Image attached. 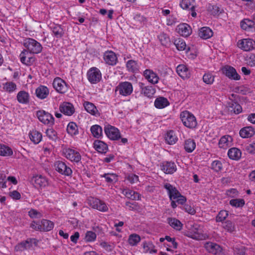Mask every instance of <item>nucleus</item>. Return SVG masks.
<instances>
[{"mask_svg":"<svg viewBox=\"0 0 255 255\" xmlns=\"http://www.w3.org/2000/svg\"><path fill=\"white\" fill-rule=\"evenodd\" d=\"M104 131L107 137L112 140H118L121 139L120 142L126 144L128 142L127 138H122L119 129L110 125H107L104 127Z\"/></svg>","mask_w":255,"mask_h":255,"instance_id":"1","label":"nucleus"},{"mask_svg":"<svg viewBox=\"0 0 255 255\" xmlns=\"http://www.w3.org/2000/svg\"><path fill=\"white\" fill-rule=\"evenodd\" d=\"M180 118L184 126L189 128H194L197 127V122L194 115L188 111L181 112Z\"/></svg>","mask_w":255,"mask_h":255,"instance_id":"2","label":"nucleus"},{"mask_svg":"<svg viewBox=\"0 0 255 255\" xmlns=\"http://www.w3.org/2000/svg\"><path fill=\"white\" fill-rule=\"evenodd\" d=\"M164 188L167 190L170 200H176L177 203L182 205L186 202L185 197L181 195L177 189L170 184L166 183Z\"/></svg>","mask_w":255,"mask_h":255,"instance_id":"3","label":"nucleus"},{"mask_svg":"<svg viewBox=\"0 0 255 255\" xmlns=\"http://www.w3.org/2000/svg\"><path fill=\"white\" fill-rule=\"evenodd\" d=\"M23 45L29 52L32 54L40 53L42 50L41 44L31 38H26L24 40Z\"/></svg>","mask_w":255,"mask_h":255,"instance_id":"4","label":"nucleus"},{"mask_svg":"<svg viewBox=\"0 0 255 255\" xmlns=\"http://www.w3.org/2000/svg\"><path fill=\"white\" fill-rule=\"evenodd\" d=\"M63 154L65 157L71 162L78 163L81 160L80 152L74 149L65 148L63 150Z\"/></svg>","mask_w":255,"mask_h":255,"instance_id":"5","label":"nucleus"},{"mask_svg":"<svg viewBox=\"0 0 255 255\" xmlns=\"http://www.w3.org/2000/svg\"><path fill=\"white\" fill-rule=\"evenodd\" d=\"M116 91H118L121 95L128 96L132 94L133 86L129 82H122L116 87Z\"/></svg>","mask_w":255,"mask_h":255,"instance_id":"6","label":"nucleus"},{"mask_svg":"<svg viewBox=\"0 0 255 255\" xmlns=\"http://www.w3.org/2000/svg\"><path fill=\"white\" fill-rule=\"evenodd\" d=\"M36 116L38 120L44 125L53 126L54 124V118L52 115L44 110L37 111Z\"/></svg>","mask_w":255,"mask_h":255,"instance_id":"7","label":"nucleus"},{"mask_svg":"<svg viewBox=\"0 0 255 255\" xmlns=\"http://www.w3.org/2000/svg\"><path fill=\"white\" fill-rule=\"evenodd\" d=\"M87 78L91 84H96L100 81L102 78V74L97 68L93 67L88 70Z\"/></svg>","mask_w":255,"mask_h":255,"instance_id":"8","label":"nucleus"},{"mask_svg":"<svg viewBox=\"0 0 255 255\" xmlns=\"http://www.w3.org/2000/svg\"><path fill=\"white\" fill-rule=\"evenodd\" d=\"M89 203L93 209L103 212L108 211L109 208L106 203L98 198H91L89 200Z\"/></svg>","mask_w":255,"mask_h":255,"instance_id":"9","label":"nucleus"},{"mask_svg":"<svg viewBox=\"0 0 255 255\" xmlns=\"http://www.w3.org/2000/svg\"><path fill=\"white\" fill-rule=\"evenodd\" d=\"M237 44L239 48L245 51H250L255 48V41L252 39L239 40Z\"/></svg>","mask_w":255,"mask_h":255,"instance_id":"10","label":"nucleus"},{"mask_svg":"<svg viewBox=\"0 0 255 255\" xmlns=\"http://www.w3.org/2000/svg\"><path fill=\"white\" fill-rule=\"evenodd\" d=\"M54 166L56 171L61 174L70 176L72 173L71 168L68 166L64 162L57 161L55 163Z\"/></svg>","mask_w":255,"mask_h":255,"instance_id":"11","label":"nucleus"},{"mask_svg":"<svg viewBox=\"0 0 255 255\" xmlns=\"http://www.w3.org/2000/svg\"><path fill=\"white\" fill-rule=\"evenodd\" d=\"M53 86L56 91L61 94L66 93L68 89L66 82L59 77H56L54 79Z\"/></svg>","mask_w":255,"mask_h":255,"instance_id":"12","label":"nucleus"},{"mask_svg":"<svg viewBox=\"0 0 255 255\" xmlns=\"http://www.w3.org/2000/svg\"><path fill=\"white\" fill-rule=\"evenodd\" d=\"M31 54L26 49H24L19 55L20 62L27 66L32 65L35 61V57L31 56Z\"/></svg>","mask_w":255,"mask_h":255,"instance_id":"13","label":"nucleus"},{"mask_svg":"<svg viewBox=\"0 0 255 255\" xmlns=\"http://www.w3.org/2000/svg\"><path fill=\"white\" fill-rule=\"evenodd\" d=\"M222 72L227 77L232 80H239L240 76L237 73L236 70L231 66H225L222 68Z\"/></svg>","mask_w":255,"mask_h":255,"instance_id":"14","label":"nucleus"},{"mask_svg":"<svg viewBox=\"0 0 255 255\" xmlns=\"http://www.w3.org/2000/svg\"><path fill=\"white\" fill-rule=\"evenodd\" d=\"M33 244L37 245V240L35 239H28L24 242H22L17 245L15 249L16 251H23L30 249Z\"/></svg>","mask_w":255,"mask_h":255,"instance_id":"15","label":"nucleus"},{"mask_svg":"<svg viewBox=\"0 0 255 255\" xmlns=\"http://www.w3.org/2000/svg\"><path fill=\"white\" fill-rule=\"evenodd\" d=\"M59 110L63 114L70 116L75 113V108L73 105L68 102H63L59 106Z\"/></svg>","mask_w":255,"mask_h":255,"instance_id":"16","label":"nucleus"},{"mask_svg":"<svg viewBox=\"0 0 255 255\" xmlns=\"http://www.w3.org/2000/svg\"><path fill=\"white\" fill-rule=\"evenodd\" d=\"M143 75L149 83L152 84H157L159 78L157 74L150 69H146L143 73Z\"/></svg>","mask_w":255,"mask_h":255,"instance_id":"17","label":"nucleus"},{"mask_svg":"<svg viewBox=\"0 0 255 255\" xmlns=\"http://www.w3.org/2000/svg\"><path fill=\"white\" fill-rule=\"evenodd\" d=\"M32 180L34 181L35 186L37 188H43L49 185L48 179L41 175L34 176Z\"/></svg>","mask_w":255,"mask_h":255,"instance_id":"18","label":"nucleus"},{"mask_svg":"<svg viewBox=\"0 0 255 255\" xmlns=\"http://www.w3.org/2000/svg\"><path fill=\"white\" fill-rule=\"evenodd\" d=\"M104 59L107 64L112 66L115 65L118 62L116 54L112 51H106L104 53Z\"/></svg>","mask_w":255,"mask_h":255,"instance_id":"19","label":"nucleus"},{"mask_svg":"<svg viewBox=\"0 0 255 255\" xmlns=\"http://www.w3.org/2000/svg\"><path fill=\"white\" fill-rule=\"evenodd\" d=\"M161 169L166 174H172L176 171V166L173 162H164L160 165Z\"/></svg>","mask_w":255,"mask_h":255,"instance_id":"20","label":"nucleus"},{"mask_svg":"<svg viewBox=\"0 0 255 255\" xmlns=\"http://www.w3.org/2000/svg\"><path fill=\"white\" fill-rule=\"evenodd\" d=\"M139 87L141 89V93L148 98H152L155 93V89L153 86H145L142 83H139Z\"/></svg>","mask_w":255,"mask_h":255,"instance_id":"21","label":"nucleus"},{"mask_svg":"<svg viewBox=\"0 0 255 255\" xmlns=\"http://www.w3.org/2000/svg\"><path fill=\"white\" fill-rule=\"evenodd\" d=\"M204 247L208 252L214 255L218 254L222 252L221 247L214 243H207L205 244Z\"/></svg>","mask_w":255,"mask_h":255,"instance_id":"22","label":"nucleus"},{"mask_svg":"<svg viewBox=\"0 0 255 255\" xmlns=\"http://www.w3.org/2000/svg\"><path fill=\"white\" fill-rule=\"evenodd\" d=\"M178 32L182 36L187 37L192 33L190 26L186 23L179 24L177 28Z\"/></svg>","mask_w":255,"mask_h":255,"instance_id":"23","label":"nucleus"},{"mask_svg":"<svg viewBox=\"0 0 255 255\" xmlns=\"http://www.w3.org/2000/svg\"><path fill=\"white\" fill-rule=\"evenodd\" d=\"M121 190L122 194L128 199L133 200H138L140 198V195L138 193L129 189L124 188L121 189Z\"/></svg>","mask_w":255,"mask_h":255,"instance_id":"24","label":"nucleus"},{"mask_svg":"<svg viewBox=\"0 0 255 255\" xmlns=\"http://www.w3.org/2000/svg\"><path fill=\"white\" fill-rule=\"evenodd\" d=\"M196 226L197 225H196L195 227L194 226L192 229H190L188 237L197 240L204 239V236L201 233V231L199 230Z\"/></svg>","mask_w":255,"mask_h":255,"instance_id":"25","label":"nucleus"},{"mask_svg":"<svg viewBox=\"0 0 255 255\" xmlns=\"http://www.w3.org/2000/svg\"><path fill=\"white\" fill-rule=\"evenodd\" d=\"M94 147L98 152L105 153L108 150L107 144L103 141L96 140L94 142Z\"/></svg>","mask_w":255,"mask_h":255,"instance_id":"26","label":"nucleus"},{"mask_svg":"<svg viewBox=\"0 0 255 255\" xmlns=\"http://www.w3.org/2000/svg\"><path fill=\"white\" fill-rule=\"evenodd\" d=\"M36 96L40 99H44L47 97L49 94V89L45 86H39L35 91Z\"/></svg>","mask_w":255,"mask_h":255,"instance_id":"27","label":"nucleus"},{"mask_svg":"<svg viewBox=\"0 0 255 255\" xmlns=\"http://www.w3.org/2000/svg\"><path fill=\"white\" fill-rule=\"evenodd\" d=\"M178 74L183 79L188 78L190 76V72L184 65H179L176 68Z\"/></svg>","mask_w":255,"mask_h":255,"instance_id":"28","label":"nucleus"},{"mask_svg":"<svg viewBox=\"0 0 255 255\" xmlns=\"http://www.w3.org/2000/svg\"><path fill=\"white\" fill-rule=\"evenodd\" d=\"M18 102L20 104H26L29 102V95L24 91H19L16 96Z\"/></svg>","mask_w":255,"mask_h":255,"instance_id":"29","label":"nucleus"},{"mask_svg":"<svg viewBox=\"0 0 255 255\" xmlns=\"http://www.w3.org/2000/svg\"><path fill=\"white\" fill-rule=\"evenodd\" d=\"M255 133V130L252 127H246L242 128L240 131V135L243 138H249L253 136Z\"/></svg>","mask_w":255,"mask_h":255,"instance_id":"30","label":"nucleus"},{"mask_svg":"<svg viewBox=\"0 0 255 255\" xmlns=\"http://www.w3.org/2000/svg\"><path fill=\"white\" fill-rule=\"evenodd\" d=\"M83 106L85 110L90 114L94 116L99 115L98 110L93 103L88 101L85 102L83 104Z\"/></svg>","mask_w":255,"mask_h":255,"instance_id":"31","label":"nucleus"},{"mask_svg":"<svg viewBox=\"0 0 255 255\" xmlns=\"http://www.w3.org/2000/svg\"><path fill=\"white\" fill-rule=\"evenodd\" d=\"M29 136L31 141L34 144L39 143L41 141L42 138L41 133L36 130L30 131L29 133Z\"/></svg>","mask_w":255,"mask_h":255,"instance_id":"32","label":"nucleus"},{"mask_svg":"<svg viewBox=\"0 0 255 255\" xmlns=\"http://www.w3.org/2000/svg\"><path fill=\"white\" fill-rule=\"evenodd\" d=\"M167 220L169 225L174 229L180 231L182 229L183 224L179 220L175 218H168Z\"/></svg>","mask_w":255,"mask_h":255,"instance_id":"33","label":"nucleus"},{"mask_svg":"<svg viewBox=\"0 0 255 255\" xmlns=\"http://www.w3.org/2000/svg\"><path fill=\"white\" fill-rule=\"evenodd\" d=\"M212 30L208 27H202L199 32V36L202 39H207L213 35Z\"/></svg>","mask_w":255,"mask_h":255,"instance_id":"34","label":"nucleus"},{"mask_svg":"<svg viewBox=\"0 0 255 255\" xmlns=\"http://www.w3.org/2000/svg\"><path fill=\"white\" fill-rule=\"evenodd\" d=\"M232 141V137L229 135L222 136L219 142V146L220 148H227L231 145Z\"/></svg>","mask_w":255,"mask_h":255,"instance_id":"35","label":"nucleus"},{"mask_svg":"<svg viewBox=\"0 0 255 255\" xmlns=\"http://www.w3.org/2000/svg\"><path fill=\"white\" fill-rule=\"evenodd\" d=\"M241 27L245 30H250L252 28H255V22L249 19H244L240 23Z\"/></svg>","mask_w":255,"mask_h":255,"instance_id":"36","label":"nucleus"},{"mask_svg":"<svg viewBox=\"0 0 255 255\" xmlns=\"http://www.w3.org/2000/svg\"><path fill=\"white\" fill-rule=\"evenodd\" d=\"M242 153L240 149L233 147L230 149L228 152L229 157L233 160H239L241 157Z\"/></svg>","mask_w":255,"mask_h":255,"instance_id":"37","label":"nucleus"},{"mask_svg":"<svg viewBox=\"0 0 255 255\" xmlns=\"http://www.w3.org/2000/svg\"><path fill=\"white\" fill-rule=\"evenodd\" d=\"M126 67L129 72L137 73L139 70V65L136 61L130 60L127 61Z\"/></svg>","mask_w":255,"mask_h":255,"instance_id":"38","label":"nucleus"},{"mask_svg":"<svg viewBox=\"0 0 255 255\" xmlns=\"http://www.w3.org/2000/svg\"><path fill=\"white\" fill-rule=\"evenodd\" d=\"M51 28L53 34L55 37L60 38L63 36L64 31L61 25L56 24L52 26Z\"/></svg>","mask_w":255,"mask_h":255,"instance_id":"39","label":"nucleus"},{"mask_svg":"<svg viewBox=\"0 0 255 255\" xmlns=\"http://www.w3.org/2000/svg\"><path fill=\"white\" fill-rule=\"evenodd\" d=\"M41 231L48 232L52 230L54 228V223L48 220L43 219L41 221Z\"/></svg>","mask_w":255,"mask_h":255,"instance_id":"40","label":"nucleus"},{"mask_svg":"<svg viewBox=\"0 0 255 255\" xmlns=\"http://www.w3.org/2000/svg\"><path fill=\"white\" fill-rule=\"evenodd\" d=\"M90 130L94 137L95 138H100L103 135V130L101 126L98 125H95L91 127Z\"/></svg>","mask_w":255,"mask_h":255,"instance_id":"41","label":"nucleus"},{"mask_svg":"<svg viewBox=\"0 0 255 255\" xmlns=\"http://www.w3.org/2000/svg\"><path fill=\"white\" fill-rule=\"evenodd\" d=\"M169 102L167 99L163 97L157 98L154 102V106L158 109H162L167 106Z\"/></svg>","mask_w":255,"mask_h":255,"instance_id":"42","label":"nucleus"},{"mask_svg":"<svg viewBox=\"0 0 255 255\" xmlns=\"http://www.w3.org/2000/svg\"><path fill=\"white\" fill-rule=\"evenodd\" d=\"M142 247L143 249V252L147 253H149L150 254L152 253H156L157 251L156 249H154V246L153 244L150 242H145L142 244Z\"/></svg>","mask_w":255,"mask_h":255,"instance_id":"43","label":"nucleus"},{"mask_svg":"<svg viewBox=\"0 0 255 255\" xmlns=\"http://www.w3.org/2000/svg\"><path fill=\"white\" fill-rule=\"evenodd\" d=\"M194 3V0H182L180 2V6L183 9L190 10L195 8Z\"/></svg>","mask_w":255,"mask_h":255,"instance_id":"44","label":"nucleus"},{"mask_svg":"<svg viewBox=\"0 0 255 255\" xmlns=\"http://www.w3.org/2000/svg\"><path fill=\"white\" fill-rule=\"evenodd\" d=\"M196 147V143L193 139H188L185 141L184 149L187 152H192Z\"/></svg>","mask_w":255,"mask_h":255,"instance_id":"45","label":"nucleus"},{"mask_svg":"<svg viewBox=\"0 0 255 255\" xmlns=\"http://www.w3.org/2000/svg\"><path fill=\"white\" fill-rule=\"evenodd\" d=\"M13 154L12 149L8 146L0 143V155L9 156Z\"/></svg>","mask_w":255,"mask_h":255,"instance_id":"46","label":"nucleus"},{"mask_svg":"<svg viewBox=\"0 0 255 255\" xmlns=\"http://www.w3.org/2000/svg\"><path fill=\"white\" fill-rule=\"evenodd\" d=\"M229 110L231 112L239 114L242 112V108L237 103L232 101L229 104Z\"/></svg>","mask_w":255,"mask_h":255,"instance_id":"47","label":"nucleus"},{"mask_svg":"<svg viewBox=\"0 0 255 255\" xmlns=\"http://www.w3.org/2000/svg\"><path fill=\"white\" fill-rule=\"evenodd\" d=\"M165 140L169 144H173L177 141V137L175 136L173 131L170 130L166 134Z\"/></svg>","mask_w":255,"mask_h":255,"instance_id":"48","label":"nucleus"},{"mask_svg":"<svg viewBox=\"0 0 255 255\" xmlns=\"http://www.w3.org/2000/svg\"><path fill=\"white\" fill-rule=\"evenodd\" d=\"M67 131L71 135L77 134L78 130L77 125L74 122L69 123L67 127Z\"/></svg>","mask_w":255,"mask_h":255,"instance_id":"49","label":"nucleus"},{"mask_svg":"<svg viewBox=\"0 0 255 255\" xmlns=\"http://www.w3.org/2000/svg\"><path fill=\"white\" fill-rule=\"evenodd\" d=\"M3 89L8 93L14 92L16 89V84L12 82H7L3 84Z\"/></svg>","mask_w":255,"mask_h":255,"instance_id":"50","label":"nucleus"},{"mask_svg":"<svg viewBox=\"0 0 255 255\" xmlns=\"http://www.w3.org/2000/svg\"><path fill=\"white\" fill-rule=\"evenodd\" d=\"M140 240L141 239L139 235L133 234L129 235L128 239V243L130 245L134 246L140 241Z\"/></svg>","mask_w":255,"mask_h":255,"instance_id":"51","label":"nucleus"},{"mask_svg":"<svg viewBox=\"0 0 255 255\" xmlns=\"http://www.w3.org/2000/svg\"><path fill=\"white\" fill-rule=\"evenodd\" d=\"M223 227L227 232L230 233H233L236 229L235 224L229 220H228L223 223Z\"/></svg>","mask_w":255,"mask_h":255,"instance_id":"52","label":"nucleus"},{"mask_svg":"<svg viewBox=\"0 0 255 255\" xmlns=\"http://www.w3.org/2000/svg\"><path fill=\"white\" fill-rule=\"evenodd\" d=\"M245 204V201L243 199H232L230 201V204L235 207H242Z\"/></svg>","mask_w":255,"mask_h":255,"instance_id":"53","label":"nucleus"},{"mask_svg":"<svg viewBox=\"0 0 255 255\" xmlns=\"http://www.w3.org/2000/svg\"><path fill=\"white\" fill-rule=\"evenodd\" d=\"M174 43L178 50L182 51L186 49V45L183 39L180 38L176 39Z\"/></svg>","mask_w":255,"mask_h":255,"instance_id":"54","label":"nucleus"},{"mask_svg":"<svg viewBox=\"0 0 255 255\" xmlns=\"http://www.w3.org/2000/svg\"><path fill=\"white\" fill-rule=\"evenodd\" d=\"M228 215L229 214L227 211L221 210L217 215L216 218V221L217 222H223L227 218Z\"/></svg>","mask_w":255,"mask_h":255,"instance_id":"55","label":"nucleus"},{"mask_svg":"<svg viewBox=\"0 0 255 255\" xmlns=\"http://www.w3.org/2000/svg\"><path fill=\"white\" fill-rule=\"evenodd\" d=\"M203 80L206 84L211 85L214 81V76L211 73H205L203 76Z\"/></svg>","mask_w":255,"mask_h":255,"instance_id":"56","label":"nucleus"},{"mask_svg":"<svg viewBox=\"0 0 255 255\" xmlns=\"http://www.w3.org/2000/svg\"><path fill=\"white\" fill-rule=\"evenodd\" d=\"M103 177L108 183L116 182L118 181L117 176L115 174H105Z\"/></svg>","mask_w":255,"mask_h":255,"instance_id":"57","label":"nucleus"},{"mask_svg":"<svg viewBox=\"0 0 255 255\" xmlns=\"http://www.w3.org/2000/svg\"><path fill=\"white\" fill-rule=\"evenodd\" d=\"M46 135L52 140L55 141L57 138V132L53 128H49L46 131Z\"/></svg>","mask_w":255,"mask_h":255,"instance_id":"58","label":"nucleus"},{"mask_svg":"<svg viewBox=\"0 0 255 255\" xmlns=\"http://www.w3.org/2000/svg\"><path fill=\"white\" fill-rule=\"evenodd\" d=\"M96 234L92 231H87L85 235V239L88 242H94L96 239Z\"/></svg>","mask_w":255,"mask_h":255,"instance_id":"59","label":"nucleus"},{"mask_svg":"<svg viewBox=\"0 0 255 255\" xmlns=\"http://www.w3.org/2000/svg\"><path fill=\"white\" fill-rule=\"evenodd\" d=\"M211 166L212 168L216 172L220 171L223 168L222 163L219 160H215L213 161Z\"/></svg>","mask_w":255,"mask_h":255,"instance_id":"60","label":"nucleus"},{"mask_svg":"<svg viewBox=\"0 0 255 255\" xmlns=\"http://www.w3.org/2000/svg\"><path fill=\"white\" fill-rule=\"evenodd\" d=\"M158 39L162 45H166L169 42V38L167 35L164 33H161L158 35Z\"/></svg>","mask_w":255,"mask_h":255,"instance_id":"61","label":"nucleus"},{"mask_svg":"<svg viewBox=\"0 0 255 255\" xmlns=\"http://www.w3.org/2000/svg\"><path fill=\"white\" fill-rule=\"evenodd\" d=\"M126 179L131 184L136 183L138 181V176L133 173H130L126 176Z\"/></svg>","mask_w":255,"mask_h":255,"instance_id":"62","label":"nucleus"},{"mask_svg":"<svg viewBox=\"0 0 255 255\" xmlns=\"http://www.w3.org/2000/svg\"><path fill=\"white\" fill-rule=\"evenodd\" d=\"M28 215L31 218H39L42 217V214L39 212L35 209H31L28 212Z\"/></svg>","mask_w":255,"mask_h":255,"instance_id":"63","label":"nucleus"},{"mask_svg":"<svg viewBox=\"0 0 255 255\" xmlns=\"http://www.w3.org/2000/svg\"><path fill=\"white\" fill-rule=\"evenodd\" d=\"M235 255H245L246 248L243 246L237 247L234 249Z\"/></svg>","mask_w":255,"mask_h":255,"instance_id":"64","label":"nucleus"}]
</instances>
